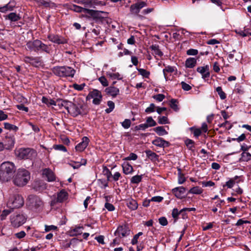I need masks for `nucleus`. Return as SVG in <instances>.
<instances>
[{
  "instance_id": "40",
  "label": "nucleus",
  "mask_w": 251,
  "mask_h": 251,
  "mask_svg": "<svg viewBox=\"0 0 251 251\" xmlns=\"http://www.w3.org/2000/svg\"><path fill=\"white\" fill-rule=\"evenodd\" d=\"M216 92L218 93L221 100H225L226 98V93L223 91L221 86H218L216 89Z\"/></svg>"
},
{
  "instance_id": "44",
  "label": "nucleus",
  "mask_w": 251,
  "mask_h": 251,
  "mask_svg": "<svg viewBox=\"0 0 251 251\" xmlns=\"http://www.w3.org/2000/svg\"><path fill=\"white\" fill-rule=\"evenodd\" d=\"M158 123L161 125L169 124V119L167 116H159L158 117Z\"/></svg>"
},
{
  "instance_id": "27",
  "label": "nucleus",
  "mask_w": 251,
  "mask_h": 251,
  "mask_svg": "<svg viewBox=\"0 0 251 251\" xmlns=\"http://www.w3.org/2000/svg\"><path fill=\"white\" fill-rule=\"evenodd\" d=\"M153 130L158 136H160L167 135L168 134V132L165 130L163 126H157L153 128Z\"/></svg>"
},
{
  "instance_id": "13",
  "label": "nucleus",
  "mask_w": 251,
  "mask_h": 251,
  "mask_svg": "<svg viewBox=\"0 0 251 251\" xmlns=\"http://www.w3.org/2000/svg\"><path fill=\"white\" fill-rule=\"evenodd\" d=\"M15 141L14 135L6 133L4 140L5 148L7 150L11 149L14 146Z\"/></svg>"
},
{
  "instance_id": "38",
  "label": "nucleus",
  "mask_w": 251,
  "mask_h": 251,
  "mask_svg": "<svg viewBox=\"0 0 251 251\" xmlns=\"http://www.w3.org/2000/svg\"><path fill=\"white\" fill-rule=\"evenodd\" d=\"M178 101L176 99H172L170 100V107L176 112L179 110L177 106Z\"/></svg>"
},
{
  "instance_id": "20",
  "label": "nucleus",
  "mask_w": 251,
  "mask_h": 251,
  "mask_svg": "<svg viewBox=\"0 0 251 251\" xmlns=\"http://www.w3.org/2000/svg\"><path fill=\"white\" fill-rule=\"evenodd\" d=\"M105 92L107 95L115 98L120 94L119 89L113 86L106 87L105 89Z\"/></svg>"
},
{
  "instance_id": "6",
  "label": "nucleus",
  "mask_w": 251,
  "mask_h": 251,
  "mask_svg": "<svg viewBox=\"0 0 251 251\" xmlns=\"http://www.w3.org/2000/svg\"><path fill=\"white\" fill-rule=\"evenodd\" d=\"M24 204L23 198L19 194H14L10 197L7 205L10 208L14 209L21 207Z\"/></svg>"
},
{
  "instance_id": "34",
  "label": "nucleus",
  "mask_w": 251,
  "mask_h": 251,
  "mask_svg": "<svg viewBox=\"0 0 251 251\" xmlns=\"http://www.w3.org/2000/svg\"><path fill=\"white\" fill-rule=\"evenodd\" d=\"M142 178L143 175L134 176L131 178L130 183L137 184L142 181Z\"/></svg>"
},
{
  "instance_id": "15",
  "label": "nucleus",
  "mask_w": 251,
  "mask_h": 251,
  "mask_svg": "<svg viewBox=\"0 0 251 251\" xmlns=\"http://www.w3.org/2000/svg\"><path fill=\"white\" fill-rule=\"evenodd\" d=\"M41 42V41L38 39H36L33 41L28 42L26 43V46L29 50L31 51L33 50L35 52H38L40 51Z\"/></svg>"
},
{
  "instance_id": "22",
  "label": "nucleus",
  "mask_w": 251,
  "mask_h": 251,
  "mask_svg": "<svg viewBox=\"0 0 251 251\" xmlns=\"http://www.w3.org/2000/svg\"><path fill=\"white\" fill-rule=\"evenodd\" d=\"M147 157L150 159L152 162L158 161L159 155L156 153L150 150H146L145 151Z\"/></svg>"
},
{
  "instance_id": "26",
  "label": "nucleus",
  "mask_w": 251,
  "mask_h": 251,
  "mask_svg": "<svg viewBox=\"0 0 251 251\" xmlns=\"http://www.w3.org/2000/svg\"><path fill=\"white\" fill-rule=\"evenodd\" d=\"M197 64V60L193 57H189L185 61V67L188 68H193Z\"/></svg>"
},
{
  "instance_id": "61",
  "label": "nucleus",
  "mask_w": 251,
  "mask_h": 251,
  "mask_svg": "<svg viewBox=\"0 0 251 251\" xmlns=\"http://www.w3.org/2000/svg\"><path fill=\"white\" fill-rule=\"evenodd\" d=\"M180 84L181 85L182 88L184 91H188L192 89V87H191V86L190 85H189L188 84L185 83L184 81H182Z\"/></svg>"
},
{
  "instance_id": "32",
  "label": "nucleus",
  "mask_w": 251,
  "mask_h": 251,
  "mask_svg": "<svg viewBox=\"0 0 251 251\" xmlns=\"http://www.w3.org/2000/svg\"><path fill=\"white\" fill-rule=\"evenodd\" d=\"M51 49L50 47V45H47L43 43L42 42H41L40 51H44L46 52L47 53L50 54L51 52Z\"/></svg>"
},
{
  "instance_id": "35",
  "label": "nucleus",
  "mask_w": 251,
  "mask_h": 251,
  "mask_svg": "<svg viewBox=\"0 0 251 251\" xmlns=\"http://www.w3.org/2000/svg\"><path fill=\"white\" fill-rule=\"evenodd\" d=\"M4 126L6 129L14 131L15 132H17L19 129L18 126L8 123H4Z\"/></svg>"
},
{
  "instance_id": "60",
  "label": "nucleus",
  "mask_w": 251,
  "mask_h": 251,
  "mask_svg": "<svg viewBox=\"0 0 251 251\" xmlns=\"http://www.w3.org/2000/svg\"><path fill=\"white\" fill-rule=\"evenodd\" d=\"M248 152H242L241 154V158H240V160H242L243 161L248 162L251 160V158H249V156H248L247 154Z\"/></svg>"
},
{
  "instance_id": "49",
  "label": "nucleus",
  "mask_w": 251,
  "mask_h": 251,
  "mask_svg": "<svg viewBox=\"0 0 251 251\" xmlns=\"http://www.w3.org/2000/svg\"><path fill=\"white\" fill-rule=\"evenodd\" d=\"M99 80L104 87H107L108 86V82L104 76H101L99 78Z\"/></svg>"
},
{
  "instance_id": "47",
  "label": "nucleus",
  "mask_w": 251,
  "mask_h": 251,
  "mask_svg": "<svg viewBox=\"0 0 251 251\" xmlns=\"http://www.w3.org/2000/svg\"><path fill=\"white\" fill-rule=\"evenodd\" d=\"M40 58L39 57H33L31 58L30 65L33 66L37 67V65L40 63Z\"/></svg>"
},
{
  "instance_id": "7",
  "label": "nucleus",
  "mask_w": 251,
  "mask_h": 251,
  "mask_svg": "<svg viewBox=\"0 0 251 251\" xmlns=\"http://www.w3.org/2000/svg\"><path fill=\"white\" fill-rule=\"evenodd\" d=\"M17 155L22 159H32L36 156V151L31 148H21L17 151Z\"/></svg>"
},
{
  "instance_id": "51",
  "label": "nucleus",
  "mask_w": 251,
  "mask_h": 251,
  "mask_svg": "<svg viewBox=\"0 0 251 251\" xmlns=\"http://www.w3.org/2000/svg\"><path fill=\"white\" fill-rule=\"evenodd\" d=\"M190 130H194V136L198 137L201 134V130L200 128H195L194 127H191L190 128Z\"/></svg>"
},
{
  "instance_id": "29",
  "label": "nucleus",
  "mask_w": 251,
  "mask_h": 251,
  "mask_svg": "<svg viewBox=\"0 0 251 251\" xmlns=\"http://www.w3.org/2000/svg\"><path fill=\"white\" fill-rule=\"evenodd\" d=\"M175 68L176 67L174 66H167L163 70V75L166 80H167L168 79L166 73H173L175 71Z\"/></svg>"
},
{
  "instance_id": "53",
  "label": "nucleus",
  "mask_w": 251,
  "mask_h": 251,
  "mask_svg": "<svg viewBox=\"0 0 251 251\" xmlns=\"http://www.w3.org/2000/svg\"><path fill=\"white\" fill-rule=\"evenodd\" d=\"M131 125V121L129 119H126L122 123V126L126 129L128 128Z\"/></svg>"
},
{
  "instance_id": "31",
  "label": "nucleus",
  "mask_w": 251,
  "mask_h": 251,
  "mask_svg": "<svg viewBox=\"0 0 251 251\" xmlns=\"http://www.w3.org/2000/svg\"><path fill=\"white\" fill-rule=\"evenodd\" d=\"M150 48L152 50L154 51V53L156 55H158L160 57H161L163 55V53L162 51L159 49V46L157 45H152L151 46Z\"/></svg>"
},
{
  "instance_id": "18",
  "label": "nucleus",
  "mask_w": 251,
  "mask_h": 251,
  "mask_svg": "<svg viewBox=\"0 0 251 251\" xmlns=\"http://www.w3.org/2000/svg\"><path fill=\"white\" fill-rule=\"evenodd\" d=\"M89 142L90 140L87 137H83L81 142L75 146V149L76 151L80 152L83 151L87 148Z\"/></svg>"
},
{
  "instance_id": "63",
  "label": "nucleus",
  "mask_w": 251,
  "mask_h": 251,
  "mask_svg": "<svg viewBox=\"0 0 251 251\" xmlns=\"http://www.w3.org/2000/svg\"><path fill=\"white\" fill-rule=\"evenodd\" d=\"M147 128H148V126H147V125H146V123L140 124L138 126H135V129L136 130H139L141 129L145 130Z\"/></svg>"
},
{
  "instance_id": "41",
  "label": "nucleus",
  "mask_w": 251,
  "mask_h": 251,
  "mask_svg": "<svg viewBox=\"0 0 251 251\" xmlns=\"http://www.w3.org/2000/svg\"><path fill=\"white\" fill-rule=\"evenodd\" d=\"M137 71L139 74L142 75L144 77L148 78L150 75V72L144 69L137 68Z\"/></svg>"
},
{
  "instance_id": "24",
  "label": "nucleus",
  "mask_w": 251,
  "mask_h": 251,
  "mask_svg": "<svg viewBox=\"0 0 251 251\" xmlns=\"http://www.w3.org/2000/svg\"><path fill=\"white\" fill-rule=\"evenodd\" d=\"M126 205L131 210H136L138 206L137 201L133 199L127 201Z\"/></svg>"
},
{
  "instance_id": "9",
  "label": "nucleus",
  "mask_w": 251,
  "mask_h": 251,
  "mask_svg": "<svg viewBox=\"0 0 251 251\" xmlns=\"http://www.w3.org/2000/svg\"><path fill=\"white\" fill-rule=\"evenodd\" d=\"M88 98L93 99L92 101L93 104L99 105L102 101V96L100 91L97 89H93L89 93L87 99Z\"/></svg>"
},
{
  "instance_id": "5",
  "label": "nucleus",
  "mask_w": 251,
  "mask_h": 251,
  "mask_svg": "<svg viewBox=\"0 0 251 251\" xmlns=\"http://www.w3.org/2000/svg\"><path fill=\"white\" fill-rule=\"evenodd\" d=\"M27 220V216L24 213L16 212L10 216L11 225L15 228L19 227L24 225Z\"/></svg>"
},
{
  "instance_id": "37",
  "label": "nucleus",
  "mask_w": 251,
  "mask_h": 251,
  "mask_svg": "<svg viewBox=\"0 0 251 251\" xmlns=\"http://www.w3.org/2000/svg\"><path fill=\"white\" fill-rule=\"evenodd\" d=\"M203 190L201 188H200L199 186H195L190 189L188 191V193L201 194Z\"/></svg>"
},
{
  "instance_id": "50",
  "label": "nucleus",
  "mask_w": 251,
  "mask_h": 251,
  "mask_svg": "<svg viewBox=\"0 0 251 251\" xmlns=\"http://www.w3.org/2000/svg\"><path fill=\"white\" fill-rule=\"evenodd\" d=\"M11 212L10 210L5 209L2 211V213L0 215V219L1 221L5 219L6 216L9 215Z\"/></svg>"
},
{
  "instance_id": "55",
  "label": "nucleus",
  "mask_w": 251,
  "mask_h": 251,
  "mask_svg": "<svg viewBox=\"0 0 251 251\" xmlns=\"http://www.w3.org/2000/svg\"><path fill=\"white\" fill-rule=\"evenodd\" d=\"M152 98L159 102L162 101L165 98L164 95L162 94H157L153 96Z\"/></svg>"
},
{
  "instance_id": "21",
  "label": "nucleus",
  "mask_w": 251,
  "mask_h": 251,
  "mask_svg": "<svg viewBox=\"0 0 251 251\" xmlns=\"http://www.w3.org/2000/svg\"><path fill=\"white\" fill-rule=\"evenodd\" d=\"M56 198L58 201L62 203L68 199V194L64 189H62L57 193Z\"/></svg>"
},
{
  "instance_id": "54",
  "label": "nucleus",
  "mask_w": 251,
  "mask_h": 251,
  "mask_svg": "<svg viewBox=\"0 0 251 251\" xmlns=\"http://www.w3.org/2000/svg\"><path fill=\"white\" fill-rule=\"evenodd\" d=\"M156 107L154 103L150 104V106L145 109V112L150 113L155 111Z\"/></svg>"
},
{
  "instance_id": "56",
  "label": "nucleus",
  "mask_w": 251,
  "mask_h": 251,
  "mask_svg": "<svg viewBox=\"0 0 251 251\" xmlns=\"http://www.w3.org/2000/svg\"><path fill=\"white\" fill-rule=\"evenodd\" d=\"M235 184L234 181L233 180L231 179V178L226 182L225 184L223 185V188H224L225 187H227L228 188H231L233 187L234 185Z\"/></svg>"
},
{
  "instance_id": "39",
  "label": "nucleus",
  "mask_w": 251,
  "mask_h": 251,
  "mask_svg": "<svg viewBox=\"0 0 251 251\" xmlns=\"http://www.w3.org/2000/svg\"><path fill=\"white\" fill-rule=\"evenodd\" d=\"M102 173L104 175L106 176L108 180H110V178L112 176L111 172L109 169L105 166H103Z\"/></svg>"
},
{
  "instance_id": "52",
  "label": "nucleus",
  "mask_w": 251,
  "mask_h": 251,
  "mask_svg": "<svg viewBox=\"0 0 251 251\" xmlns=\"http://www.w3.org/2000/svg\"><path fill=\"white\" fill-rule=\"evenodd\" d=\"M159 224L162 226H166L168 225V222L165 217H161L158 219Z\"/></svg>"
},
{
  "instance_id": "36",
  "label": "nucleus",
  "mask_w": 251,
  "mask_h": 251,
  "mask_svg": "<svg viewBox=\"0 0 251 251\" xmlns=\"http://www.w3.org/2000/svg\"><path fill=\"white\" fill-rule=\"evenodd\" d=\"M106 75L108 76L109 78H111L112 79H118V80H121L122 79V77H121V75L119 73H111L110 72H106Z\"/></svg>"
},
{
  "instance_id": "2",
  "label": "nucleus",
  "mask_w": 251,
  "mask_h": 251,
  "mask_svg": "<svg viewBox=\"0 0 251 251\" xmlns=\"http://www.w3.org/2000/svg\"><path fill=\"white\" fill-rule=\"evenodd\" d=\"M30 178V173L27 170L19 169L13 179V183L18 186H24L27 183Z\"/></svg>"
},
{
  "instance_id": "1",
  "label": "nucleus",
  "mask_w": 251,
  "mask_h": 251,
  "mask_svg": "<svg viewBox=\"0 0 251 251\" xmlns=\"http://www.w3.org/2000/svg\"><path fill=\"white\" fill-rule=\"evenodd\" d=\"M16 167L11 162H3L0 166V180L3 182L10 180L14 176Z\"/></svg>"
},
{
  "instance_id": "25",
  "label": "nucleus",
  "mask_w": 251,
  "mask_h": 251,
  "mask_svg": "<svg viewBox=\"0 0 251 251\" xmlns=\"http://www.w3.org/2000/svg\"><path fill=\"white\" fill-rule=\"evenodd\" d=\"M123 171L126 175L131 174L133 172L132 166L128 163H124L122 164Z\"/></svg>"
},
{
  "instance_id": "17",
  "label": "nucleus",
  "mask_w": 251,
  "mask_h": 251,
  "mask_svg": "<svg viewBox=\"0 0 251 251\" xmlns=\"http://www.w3.org/2000/svg\"><path fill=\"white\" fill-rule=\"evenodd\" d=\"M30 203L35 208H38L41 207L43 205V202L40 197L36 195H30L28 197Z\"/></svg>"
},
{
  "instance_id": "33",
  "label": "nucleus",
  "mask_w": 251,
  "mask_h": 251,
  "mask_svg": "<svg viewBox=\"0 0 251 251\" xmlns=\"http://www.w3.org/2000/svg\"><path fill=\"white\" fill-rule=\"evenodd\" d=\"M184 143L189 150L194 151L193 148H195V143L193 140L187 138L184 141Z\"/></svg>"
},
{
  "instance_id": "43",
  "label": "nucleus",
  "mask_w": 251,
  "mask_h": 251,
  "mask_svg": "<svg viewBox=\"0 0 251 251\" xmlns=\"http://www.w3.org/2000/svg\"><path fill=\"white\" fill-rule=\"evenodd\" d=\"M107 105L108 106L109 108H106L105 110V111L106 113L108 114L114 110L115 108V103L113 101L109 100L107 101Z\"/></svg>"
},
{
  "instance_id": "64",
  "label": "nucleus",
  "mask_w": 251,
  "mask_h": 251,
  "mask_svg": "<svg viewBox=\"0 0 251 251\" xmlns=\"http://www.w3.org/2000/svg\"><path fill=\"white\" fill-rule=\"evenodd\" d=\"M85 86V83H83V84H77L76 83H75V84H73V88L75 89V90H78V91H82L83 88H84V87Z\"/></svg>"
},
{
  "instance_id": "62",
  "label": "nucleus",
  "mask_w": 251,
  "mask_h": 251,
  "mask_svg": "<svg viewBox=\"0 0 251 251\" xmlns=\"http://www.w3.org/2000/svg\"><path fill=\"white\" fill-rule=\"evenodd\" d=\"M28 125L30 126L32 130L36 133H38L40 131V128L37 125L33 124L31 122H28Z\"/></svg>"
},
{
  "instance_id": "8",
  "label": "nucleus",
  "mask_w": 251,
  "mask_h": 251,
  "mask_svg": "<svg viewBox=\"0 0 251 251\" xmlns=\"http://www.w3.org/2000/svg\"><path fill=\"white\" fill-rule=\"evenodd\" d=\"M130 231L131 230L128 225L125 224L119 226L114 234L115 236L122 238L128 236L130 233Z\"/></svg>"
},
{
  "instance_id": "23",
  "label": "nucleus",
  "mask_w": 251,
  "mask_h": 251,
  "mask_svg": "<svg viewBox=\"0 0 251 251\" xmlns=\"http://www.w3.org/2000/svg\"><path fill=\"white\" fill-rule=\"evenodd\" d=\"M5 19L9 20L11 22H17L21 20V17L19 14H17L15 12H11L8 15L5 16Z\"/></svg>"
},
{
  "instance_id": "11",
  "label": "nucleus",
  "mask_w": 251,
  "mask_h": 251,
  "mask_svg": "<svg viewBox=\"0 0 251 251\" xmlns=\"http://www.w3.org/2000/svg\"><path fill=\"white\" fill-rule=\"evenodd\" d=\"M147 5V3L144 1H138L130 5V12L132 15L140 16L139 13L141 9Z\"/></svg>"
},
{
  "instance_id": "57",
  "label": "nucleus",
  "mask_w": 251,
  "mask_h": 251,
  "mask_svg": "<svg viewBox=\"0 0 251 251\" xmlns=\"http://www.w3.org/2000/svg\"><path fill=\"white\" fill-rule=\"evenodd\" d=\"M45 230L46 232H49L51 230H57L58 229L57 226L54 225H45Z\"/></svg>"
},
{
  "instance_id": "58",
  "label": "nucleus",
  "mask_w": 251,
  "mask_h": 251,
  "mask_svg": "<svg viewBox=\"0 0 251 251\" xmlns=\"http://www.w3.org/2000/svg\"><path fill=\"white\" fill-rule=\"evenodd\" d=\"M138 156L134 153H130L129 155L126 157L124 160H135L137 159Z\"/></svg>"
},
{
  "instance_id": "30",
  "label": "nucleus",
  "mask_w": 251,
  "mask_h": 251,
  "mask_svg": "<svg viewBox=\"0 0 251 251\" xmlns=\"http://www.w3.org/2000/svg\"><path fill=\"white\" fill-rule=\"evenodd\" d=\"M164 139L161 137H155V139L152 141V144L155 146L162 148L163 146Z\"/></svg>"
},
{
  "instance_id": "12",
  "label": "nucleus",
  "mask_w": 251,
  "mask_h": 251,
  "mask_svg": "<svg viewBox=\"0 0 251 251\" xmlns=\"http://www.w3.org/2000/svg\"><path fill=\"white\" fill-rule=\"evenodd\" d=\"M42 177L48 182H53L56 180V176L53 171L50 168L42 170Z\"/></svg>"
},
{
  "instance_id": "59",
  "label": "nucleus",
  "mask_w": 251,
  "mask_h": 251,
  "mask_svg": "<svg viewBox=\"0 0 251 251\" xmlns=\"http://www.w3.org/2000/svg\"><path fill=\"white\" fill-rule=\"evenodd\" d=\"M104 207L109 211H113L115 209V206L111 203L106 202L104 204Z\"/></svg>"
},
{
  "instance_id": "42",
  "label": "nucleus",
  "mask_w": 251,
  "mask_h": 251,
  "mask_svg": "<svg viewBox=\"0 0 251 251\" xmlns=\"http://www.w3.org/2000/svg\"><path fill=\"white\" fill-rule=\"evenodd\" d=\"M146 125L149 127H152L157 125L156 122L152 119V117H149L146 120Z\"/></svg>"
},
{
  "instance_id": "48",
  "label": "nucleus",
  "mask_w": 251,
  "mask_h": 251,
  "mask_svg": "<svg viewBox=\"0 0 251 251\" xmlns=\"http://www.w3.org/2000/svg\"><path fill=\"white\" fill-rule=\"evenodd\" d=\"M53 148L55 150L60 151L63 152H66L67 151V148L63 145H54Z\"/></svg>"
},
{
  "instance_id": "28",
  "label": "nucleus",
  "mask_w": 251,
  "mask_h": 251,
  "mask_svg": "<svg viewBox=\"0 0 251 251\" xmlns=\"http://www.w3.org/2000/svg\"><path fill=\"white\" fill-rule=\"evenodd\" d=\"M183 211H184L183 208L180 210H178L177 208H175L172 210V216L174 219V223L176 222L178 220L179 215H180Z\"/></svg>"
},
{
  "instance_id": "45",
  "label": "nucleus",
  "mask_w": 251,
  "mask_h": 251,
  "mask_svg": "<svg viewBox=\"0 0 251 251\" xmlns=\"http://www.w3.org/2000/svg\"><path fill=\"white\" fill-rule=\"evenodd\" d=\"M81 228H83L82 226H78L72 229L71 230V232L73 233L72 236H76L78 234H81L82 233Z\"/></svg>"
},
{
  "instance_id": "46",
  "label": "nucleus",
  "mask_w": 251,
  "mask_h": 251,
  "mask_svg": "<svg viewBox=\"0 0 251 251\" xmlns=\"http://www.w3.org/2000/svg\"><path fill=\"white\" fill-rule=\"evenodd\" d=\"M73 7L74 8V10L75 12H79V13L82 12V13H84L85 14H87V11H86V10H88V9H87V8H83L82 7H80L79 6L76 5H74Z\"/></svg>"
},
{
  "instance_id": "10",
  "label": "nucleus",
  "mask_w": 251,
  "mask_h": 251,
  "mask_svg": "<svg viewBox=\"0 0 251 251\" xmlns=\"http://www.w3.org/2000/svg\"><path fill=\"white\" fill-rule=\"evenodd\" d=\"M87 11V14L89 16H87V17L89 18H92L93 20L95 21H102L104 18V16H103L102 14H104L106 17L107 13L101 11H97L94 10L92 9L86 10Z\"/></svg>"
},
{
  "instance_id": "14",
  "label": "nucleus",
  "mask_w": 251,
  "mask_h": 251,
  "mask_svg": "<svg viewBox=\"0 0 251 251\" xmlns=\"http://www.w3.org/2000/svg\"><path fill=\"white\" fill-rule=\"evenodd\" d=\"M49 40L52 43L57 44H64L67 43V40L62 36L54 34H49L48 35Z\"/></svg>"
},
{
  "instance_id": "3",
  "label": "nucleus",
  "mask_w": 251,
  "mask_h": 251,
  "mask_svg": "<svg viewBox=\"0 0 251 251\" xmlns=\"http://www.w3.org/2000/svg\"><path fill=\"white\" fill-rule=\"evenodd\" d=\"M51 70L55 75L62 77H73L76 72L73 68L67 66H55Z\"/></svg>"
},
{
  "instance_id": "4",
  "label": "nucleus",
  "mask_w": 251,
  "mask_h": 251,
  "mask_svg": "<svg viewBox=\"0 0 251 251\" xmlns=\"http://www.w3.org/2000/svg\"><path fill=\"white\" fill-rule=\"evenodd\" d=\"M70 114L73 117H76L78 115H86L89 112V109L84 104H75L73 102H70Z\"/></svg>"
},
{
  "instance_id": "19",
  "label": "nucleus",
  "mask_w": 251,
  "mask_h": 251,
  "mask_svg": "<svg viewBox=\"0 0 251 251\" xmlns=\"http://www.w3.org/2000/svg\"><path fill=\"white\" fill-rule=\"evenodd\" d=\"M197 71L200 73L202 75V78L206 80L210 76L209 66L208 65L203 67H199L197 69Z\"/></svg>"
},
{
  "instance_id": "16",
  "label": "nucleus",
  "mask_w": 251,
  "mask_h": 251,
  "mask_svg": "<svg viewBox=\"0 0 251 251\" xmlns=\"http://www.w3.org/2000/svg\"><path fill=\"white\" fill-rule=\"evenodd\" d=\"M186 188L183 186L177 187L172 190V193L178 199L185 198Z\"/></svg>"
}]
</instances>
